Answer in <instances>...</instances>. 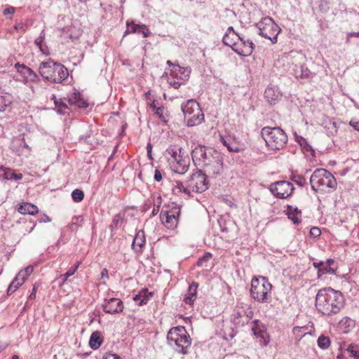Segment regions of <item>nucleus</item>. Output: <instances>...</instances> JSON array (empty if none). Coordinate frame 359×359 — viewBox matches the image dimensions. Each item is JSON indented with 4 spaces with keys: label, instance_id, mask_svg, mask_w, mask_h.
Returning <instances> with one entry per match:
<instances>
[{
    "label": "nucleus",
    "instance_id": "nucleus-1",
    "mask_svg": "<svg viewBox=\"0 0 359 359\" xmlns=\"http://www.w3.org/2000/svg\"><path fill=\"white\" fill-rule=\"evenodd\" d=\"M345 300L340 291L332 287L318 290L316 296V307L323 315L331 316L338 313L344 306Z\"/></svg>",
    "mask_w": 359,
    "mask_h": 359
},
{
    "label": "nucleus",
    "instance_id": "nucleus-2",
    "mask_svg": "<svg viewBox=\"0 0 359 359\" xmlns=\"http://www.w3.org/2000/svg\"><path fill=\"white\" fill-rule=\"evenodd\" d=\"M41 76L52 83H60L68 77L67 69L59 62L49 60L42 62L39 67Z\"/></svg>",
    "mask_w": 359,
    "mask_h": 359
},
{
    "label": "nucleus",
    "instance_id": "nucleus-3",
    "mask_svg": "<svg viewBox=\"0 0 359 359\" xmlns=\"http://www.w3.org/2000/svg\"><path fill=\"white\" fill-rule=\"evenodd\" d=\"M167 339L170 345L174 343L178 353L183 355L188 353L187 349L191 344V339L184 327H172L167 334Z\"/></svg>",
    "mask_w": 359,
    "mask_h": 359
},
{
    "label": "nucleus",
    "instance_id": "nucleus-4",
    "mask_svg": "<svg viewBox=\"0 0 359 359\" xmlns=\"http://www.w3.org/2000/svg\"><path fill=\"white\" fill-rule=\"evenodd\" d=\"M261 135L266 145L273 150L283 149L287 142V135L279 127H264L262 129Z\"/></svg>",
    "mask_w": 359,
    "mask_h": 359
},
{
    "label": "nucleus",
    "instance_id": "nucleus-5",
    "mask_svg": "<svg viewBox=\"0 0 359 359\" xmlns=\"http://www.w3.org/2000/svg\"><path fill=\"white\" fill-rule=\"evenodd\" d=\"M181 108L188 126H198L204 121V114L196 100H188L182 104Z\"/></svg>",
    "mask_w": 359,
    "mask_h": 359
},
{
    "label": "nucleus",
    "instance_id": "nucleus-6",
    "mask_svg": "<svg viewBox=\"0 0 359 359\" xmlns=\"http://www.w3.org/2000/svg\"><path fill=\"white\" fill-rule=\"evenodd\" d=\"M310 184L313 190L317 191L319 189L323 190L325 187L335 188L337 181L329 171L323 168H318L312 174Z\"/></svg>",
    "mask_w": 359,
    "mask_h": 359
},
{
    "label": "nucleus",
    "instance_id": "nucleus-7",
    "mask_svg": "<svg viewBox=\"0 0 359 359\" xmlns=\"http://www.w3.org/2000/svg\"><path fill=\"white\" fill-rule=\"evenodd\" d=\"M271 287V284L265 277L254 278L251 281L250 295L259 302H267Z\"/></svg>",
    "mask_w": 359,
    "mask_h": 359
},
{
    "label": "nucleus",
    "instance_id": "nucleus-8",
    "mask_svg": "<svg viewBox=\"0 0 359 359\" xmlns=\"http://www.w3.org/2000/svg\"><path fill=\"white\" fill-rule=\"evenodd\" d=\"M259 29V34L269 40L273 43L277 42V36L280 31V28L271 18H264L257 24Z\"/></svg>",
    "mask_w": 359,
    "mask_h": 359
},
{
    "label": "nucleus",
    "instance_id": "nucleus-9",
    "mask_svg": "<svg viewBox=\"0 0 359 359\" xmlns=\"http://www.w3.org/2000/svg\"><path fill=\"white\" fill-rule=\"evenodd\" d=\"M215 154H218V151L210 147L198 145L192 150L191 157L194 164L201 168L211 161L210 158H214Z\"/></svg>",
    "mask_w": 359,
    "mask_h": 359
},
{
    "label": "nucleus",
    "instance_id": "nucleus-10",
    "mask_svg": "<svg viewBox=\"0 0 359 359\" xmlns=\"http://www.w3.org/2000/svg\"><path fill=\"white\" fill-rule=\"evenodd\" d=\"M215 155L214 158H210L211 161L199 170L207 177H216L221 175L223 170V158L221 154L218 152Z\"/></svg>",
    "mask_w": 359,
    "mask_h": 359
},
{
    "label": "nucleus",
    "instance_id": "nucleus-11",
    "mask_svg": "<svg viewBox=\"0 0 359 359\" xmlns=\"http://www.w3.org/2000/svg\"><path fill=\"white\" fill-rule=\"evenodd\" d=\"M252 309L247 304H238L233 310L232 320L236 325L243 326L253 317Z\"/></svg>",
    "mask_w": 359,
    "mask_h": 359
},
{
    "label": "nucleus",
    "instance_id": "nucleus-12",
    "mask_svg": "<svg viewBox=\"0 0 359 359\" xmlns=\"http://www.w3.org/2000/svg\"><path fill=\"white\" fill-rule=\"evenodd\" d=\"M206 176L201 171L192 174L187 180L189 187V192L202 193L208 189Z\"/></svg>",
    "mask_w": 359,
    "mask_h": 359
},
{
    "label": "nucleus",
    "instance_id": "nucleus-13",
    "mask_svg": "<svg viewBox=\"0 0 359 359\" xmlns=\"http://www.w3.org/2000/svg\"><path fill=\"white\" fill-rule=\"evenodd\" d=\"M269 189L276 198H287L292 194L294 187L290 182L278 181L272 183Z\"/></svg>",
    "mask_w": 359,
    "mask_h": 359
},
{
    "label": "nucleus",
    "instance_id": "nucleus-14",
    "mask_svg": "<svg viewBox=\"0 0 359 359\" xmlns=\"http://www.w3.org/2000/svg\"><path fill=\"white\" fill-rule=\"evenodd\" d=\"M180 213V208L177 207L173 208L169 211L162 210L161 212L162 223L168 229H173L177 225Z\"/></svg>",
    "mask_w": 359,
    "mask_h": 359
},
{
    "label": "nucleus",
    "instance_id": "nucleus-15",
    "mask_svg": "<svg viewBox=\"0 0 359 359\" xmlns=\"http://www.w3.org/2000/svg\"><path fill=\"white\" fill-rule=\"evenodd\" d=\"M255 48L254 43L245 36H238V42L233 51L240 55L248 56L252 54Z\"/></svg>",
    "mask_w": 359,
    "mask_h": 359
},
{
    "label": "nucleus",
    "instance_id": "nucleus-16",
    "mask_svg": "<svg viewBox=\"0 0 359 359\" xmlns=\"http://www.w3.org/2000/svg\"><path fill=\"white\" fill-rule=\"evenodd\" d=\"M15 67L17 72L24 77V82H34L39 80V76L31 68L24 64L16 63Z\"/></svg>",
    "mask_w": 359,
    "mask_h": 359
},
{
    "label": "nucleus",
    "instance_id": "nucleus-17",
    "mask_svg": "<svg viewBox=\"0 0 359 359\" xmlns=\"http://www.w3.org/2000/svg\"><path fill=\"white\" fill-rule=\"evenodd\" d=\"M123 305L121 300L117 298H111L103 304V309L105 313L114 314L123 311Z\"/></svg>",
    "mask_w": 359,
    "mask_h": 359
},
{
    "label": "nucleus",
    "instance_id": "nucleus-18",
    "mask_svg": "<svg viewBox=\"0 0 359 359\" xmlns=\"http://www.w3.org/2000/svg\"><path fill=\"white\" fill-rule=\"evenodd\" d=\"M0 177L6 180H20L23 177L22 174H17L14 170L9 168H6L4 165H0Z\"/></svg>",
    "mask_w": 359,
    "mask_h": 359
},
{
    "label": "nucleus",
    "instance_id": "nucleus-19",
    "mask_svg": "<svg viewBox=\"0 0 359 359\" xmlns=\"http://www.w3.org/2000/svg\"><path fill=\"white\" fill-rule=\"evenodd\" d=\"M189 163L188 158L182 156L177 161H172V167L177 173L184 174L189 168Z\"/></svg>",
    "mask_w": 359,
    "mask_h": 359
},
{
    "label": "nucleus",
    "instance_id": "nucleus-20",
    "mask_svg": "<svg viewBox=\"0 0 359 359\" xmlns=\"http://www.w3.org/2000/svg\"><path fill=\"white\" fill-rule=\"evenodd\" d=\"M145 245V235L142 230H140L137 232L133 243L132 248L136 252H141L142 248Z\"/></svg>",
    "mask_w": 359,
    "mask_h": 359
},
{
    "label": "nucleus",
    "instance_id": "nucleus-21",
    "mask_svg": "<svg viewBox=\"0 0 359 359\" xmlns=\"http://www.w3.org/2000/svg\"><path fill=\"white\" fill-rule=\"evenodd\" d=\"M154 294L153 292H149L148 289H143L140 290L134 297L133 300L137 302L139 306H143L147 304L149 298Z\"/></svg>",
    "mask_w": 359,
    "mask_h": 359
},
{
    "label": "nucleus",
    "instance_id": "nucleus-22",
    "mask_svg": "<svg viewBox=\"0 0 359 359\" xmlns=\"http://www.w3.org/2000/svg\"><path fill=\"white\" fill-rule=\"evenodd\" d=\"M198 284L196 282H193L189 287L187 294H186L184 302L188 304H193L196 298L197 288Z\"/></svg>",
    "mask_w": 359,
    "mask_h": 359
},
{
    "label": "nucleus",
    "instance_id": "nucleus-23",
    "mask_svg": "<svg viewBox=\"0 0 359 359\" xmlns=\"http://www.w3.org/2000/svg\"><path fill=\"white\" fill-rule=\"evenodd\" d=\"M13 102L12 95L0 88V111H4Z\"/></svg>",
    "mask_w": 359,
    "mask_h": 359
},
{
    "label": "nucleus",
    "instance_id": "nucleus-24",
    "mask_svg": "<svg viewBox=\"0 0 359 359\" xmlns=\"http://www.w3.org/2000/svg\"><path fill=\"white\" fill-rule=\"evenodd\" d=\"M166 64L170 67H172V69L170 70L171 74L175 76H178V72L183 71L184 76L185 79H188L189 77V74L191 73V69L188 67L184 68L180 67L178 65H175L170 60H168Z\"/></svg>",
    "mask_w": 359,
    "mask_h": 359
},
{
    "label": "nucleus",
    "instance_id": "nucleus-25",
    "mask_svg": "<svg viewBox=\"0 0 359 359\" xmlns=\"http://www.w3.org/2000/svg\"><path fill=\"white\" fill-rule=\"evenodd\" d=\"M18 210L21 214H29L32 215H34L39 212L37 206L29 203H25L20 205L18 207Z\"/></svg>",
    "mask_w": 359,
    "mask_h": 359
},
{
    "label": "nucleus",
    "instance_id": "nucleus-26",
    "mask_svg": "<svg viewBox=\"0 0 359 359\" xmlns=\"http://www.w3.org/2000/svg\"><path fill=\"white\" fill-rule=\"evenodd\" d=\"M65 100H67L68 104L71 106L76 105L80 108H86L88 106V103L81 98L80 94L79 93H75L73 97Z\"/></svg>",
    "mask_w": 359,
    "mask_h": 359
},
{
    "label": "nucleus",
    "instance_id": "nucleus-27",
    "mask_svg": "<svg viewBox=\"0 0 359 359\" xmlns=\"http://www.w3.org/2000/svg\"><path fill=\"white\" fill-rule=\"evenodd\" d=\"M279 92L273 88H267L264 92V97L270 104L275 103L279 99Z\"/></svg>",
    "mask_w": 359,
    "mask_h": 359
},
{
    "label": "nucleus",
    "instance_id": "nucleus-28",
    "mask_svg": "<svg viewBox=\"0 0 359 359\" xmlns=\"http://www.w3.org/2000/svg\"><path fill=\"white\" fill-rule=\"evenodd\" d=\"M102 343V339L101 338L100 332L97 331L93 332L89 341V344L91 348L94 350L97 349L101 346Z\"/></svg>",
    "mask_w": 359,
    "mask_h": 359
},
{
    "label": "nucleus",
    "instance_id": "nucleus-29",
    "mask_svg": "<svg viewBox=\"0 0 359 359\" xmlns=\"http://www.w3.org/2000/svg\"><path fill=\"white\" fill-rule=\"evenodd\" d=\"M51 99L54 100V103L57 109V112L60 114H65V110L68 108L67 100H65L67 98L64 97L63 99L57 100L55 95H53Z\"/></svg>",
    "mask_w": 359,
    "mask_h": 359
},
{
    "label": "nucleus",
    "instance_id": "nucleus-30",
    "mask_svg": "<svg viewBox=\"0 0 359 359\" xmlns=\"http://www.w3.org/2000/svg\"><path fill=\"white\" fill-rule=\"evenodd\" d=\"M287 212L288 218L292 220L294 224H299L301 222V212L299 211L297 208L293 209L292 206L288 205L287 208Z\"/></svg>",
    "mask_w": 359,
    "mask_h": 359
},
{
    "label": "nucleus",
    "instance_id": "nucleus-31",
    "mask_svg": "<svg viewBox=\"0 0 359 359\" xmlns=\"http://www.w3.org/2000/svg\"><path fill=\"white\" fill-rule=\"evenodd\" d=\"M25 280L22 279V277H19V275L17 274L14 280L10 284L8 290L7 294L8 295L12 294L18 288H19Z\"/></svg>",
    "mask_w": 359,
    "mask_h": 359
},
{
    "label": "nucleus",
    "instance_id": "nucleus-32",
    "mask_svg": "<svg viewBox=\"0 0 359 359\" xmlns=\"http://www.w3.org/2000/svg\"><path fill=\"white\" fill-rule=\"evenodd\" d=\"M238 35H234V34H231L230 33H225L222 39V42L224 45L231 47L233 50V47H236L238 42L236 41V39L238 40Z\"/></svg>",
    "mask_w": 359,
    "mask_h": 359
},
{
    "label": "nucleus",
    "instance_id": "nucleus-33",
    "mask_svg": "<svg viewBox=\"0 0 359 359\" xmlns=\"http://www.w3.org/2000/svg\"><path fill=\"white\" fill-rule=\"evenodd\" d=\"M80 265V262H77L74 266L68 270L65 273L61 274L58 277V280L60 281V285H63L67 280L68 278L74 274Z\"/></svg>",
    "mask_w": 359,
    "mask_h": 359
},
{
    "label": "nucleus",
    "instance_id": "nucleus-34",
    "mask_svg": "<svg viewBox=\"0 0 359 359\" xmlns=\"http://www.w3.org/2000/svg\"><path fill=\"white\" fill-rule=\"evenodd\" d=\"M221 141L224 146H226L228 150L231 152L238 153L242 151L241 148L238 146L234 142H228L224 137H221Z\"/></svg>",
    "mask_w": 359,
    "mask_h": 359
},
{
    "label": "nucleus",
    "instance_id": "nucleus-35",
    "mask_svg": "<svg viewBox=\"0 0 359 359\" xmlns=\"http://www.w3.org/2000/svg\"><path fill=\"white\" fill-rule=\"evenodd\" d=\"M349 356L353 359H359V345L351 344L346 348Z\"/></svg>",
    "mask_w": 359,
    "mask_h": 359
},
{
    "label": "nucleus",
    "instance_id": "nucleus-36",
    "mask_svg": "<svg viewBox=\"0 0 359 359\" xmlns=\"http://www.w3.org/2000/svg\"><path fill=\"white\" fill-rule=\"evenodd\" d=\"M324 128L327 130V132L331 135H334V133L337 131V123L331 119H328L327 121H325L323 123Z\"/></svg>",
    "mask_w": 359,
    "mask_h": 359
},
{
    "label": "nucleus",
    "instance_id": "nucleus-37",
    "mask_svg": "<svg viewBox=\"0 0 359 359\" xmlns=\"http://www.w3.org/2000/svg\"><path fill=\"white\" fill-rule=\"evenodd\" d=\"M181 149H182L180 147H175V146L170 147L167 149L168 153L169 154H170V156H171V157H172V158L173 160L172 161H177L180 157L182 156L180 155Z\"/></svg>",
    "mask_w": 359,
    "mask_h": 359
},
{
    "label": "nucleus",
    "instance_id": "nucleus-38",
    "mask_svg": "<svg viewBox=\"0 0 359 359\" xmlns=\"http://www.w3.org/2000/svg\"><path fill=\"white\" fill-rule=\"evenodd\" d=\"M44 39L45 32L44 31H42L40 34V36L35 40V44L39 47L43 53H46V46L43 45Z\"/></svg>",
    "mask_w": 359,
    "mask_h": 359
},
{
    "label": "nucleus",
    "instance_id": "nucleus-39",
    "mask_svg": "<svg viewBox=\"0 0 359 359\" xmlns=\"http://www.w3.org/2000/svg\"><path fill=\"white\" fill-rule=\"evenodd\" d=\"M318 346L322 349H327L330 345V338L320 335L318 339Z\"/></svg>",
    "mask_w": 359,
    "mask_h": 359
},
{
    "label": "nucleus",
    "instance_id": "nucleus-40",
    "mask_svg": "<svg viewBox=\"0 0 359 359\" xmlns=\"http://www.w3.org/2000/svg\"><path fill=\"white\" fill-rule=\"evenodd\" d=\"M336 270L337 267L330 268V266H327L325 264L321 269H319L318 271H317V277L318 278H320L321 276L325 273L335 274Z\"/></svg>",
    "mask_w": 359,
    "mask_h": 359
},
{
    "label": "nucleus",
    "instance_id": "nucleus-41",
    "mask_svg": "<svg viewBox=\"0 0 359 359\" xmlns=\"http://www.w3.org/2000/svg\"><path fill=\"white\" fill-rule=\"evenodd\" d=\"M127 29L124 32V36L130 33H137L140 25L135 24L133 22H126Z\"/></svg>",
    "mask_w": 359,
    "mask_h": 359
},
{
    "label": "nucleus",
    "instance_id": "nucleus-42",
    "mask_svg": "<svg viewBox=\"0 0 359 359\" xmlns=\"http://www.w3.org/2000/svg\"><path fill=\"white\" fill-rule=\"evenodd\" d=\"M175 188L178 189L180 191H182L189 196L190 195L189 187L188 184H187V181L185 182L177 181Z\"/></svg>",
    "mask_w": 359,
    "mask_h": 359
},
{
    "label": "nucleus",
    "instance_id": "nucleus-43",
    "mask_svg": "<svg viewBox=\"0 0 359 359\" xmlns=\"http://www.w3.org/2000/svg\"><path fill=\"white\" fill-rule=\"evenodd\" d=\"M254 325L252 327V330L255 335L258 337L264 338V330L259 327V320L253 321Z\"/></svg>",
    "mask_w": 359,
    "mask_h": 359
},
{
    "label": "nucleus",
    "instance_id": "nucleus-44",
    "mask_svg": "<svg viewBox=\"0 0 359 359\" xmlns=\"http://www.w3.org/2000/svg\"><path fill=\"white\" fill-rule=\"evenodd\" d=\"M72 197L74 202L79 203L83 201L84 194L81 190L76 189L72 192Z\"/></svg>",
    "mask_w": 359,
    "mask_h": 359
},
{
    "label": "nucleus",
    "instance_id": "nucleus-45",
    "mask_svg": "<svg viewBox=\"0 0 359 359\" xmlns=\"http://www.w3.org/2000/svg\"><path fill=\"white\" fill-rule=\"evenodd\" d=\"M83 222V217L82 216L74 217L72 223L69 224V228L72 231H76L77 227L81 226Z\"/></svg>",
    "mask_w": 359,
    "mask_h": 359
},
{
    "label": "nucleus",
    "instance_id": "nucleus-46",
    "mask_svg": "<svg viewBox=\"0 0 359 359\" xmlns=\"http://www.w3.org/2000/svg\"><path fill=\"white\" fill-rule=\"evenodd\" d=\"M311 75V72L307 69H304L303 67H301L300 71L296 72V77L302 78V79H309Z\"/></svg>",
    "mask_w": 359,
    "mask_h": 359
},
{
    "label": "nucleus",
    "instance_id": "nucleus-47",
    "mask_svg": "<svg viewBox=\"0 0 359 359\" xmlns=\"http://www.w3.org/2000/svg\"><path fill=\"white\" fill-rule=\"evenodd\" d=\"M290 180L299 187H304L306 184V180L302 175H296L292 174L290 177Z\"/></svg>",
    "mask_w": 359,
    "mask_h": 359
},
{
    "label": "nucleus",
    "instance_id": "nucleus-48",
    "mask_svg": "<svg viewBox=\"0 0 359 359\" xmlns=\"http://www.w3.org/2000/svg\"><path fill=\"white\" fill-rule=\"evenodd\" d=\"M33 272V267L31 266H27L24 270L20 271L18 274L19 277H22L25 280Z\"/></svg>",
    "mask_w": 359,
    "mask_h": 359
},
{
    "label": "nucleus",
    "instance_id": "nucleus-49",
    "mask_svg": "<svg viewBox=\"0 0 359 359\" xmlns=\"http://www.w3.org/2000/svg\"><path fill=\"white\" fill-rule=\"evenodd\" d=\"M137 34H142L144 38L148 37L151 32L144 25H140Z\"/></svg>",
    "mask_w": 359,
    "mask_h": 359
},
{
    "label": "nucleus",
    "instance_id": "nucleus-50",
    "mask_svg": "<svg viewBox=\"0 0 359 359\" xmlns=\"http://www.w3.org/2000/svg\"><path fill=\"white\" fill-rule=\"evenodd\" d=\"M305 328L304 327H295L293 328V333L296 336L297 338L301 339L302 337H304L305 333Z\"/></svg>",
    "mask_w": 359,
    "mask_h": 359
},
{
    "label": "nucleus",
    "instance_id": "nucleus-51",
    "mask_svg": "<svg viewBox=\"0 0 359 359\" xmlns=\"http://www.w3.org/2000/svg\"><path fill=\"white\" fill-rule=\"evenodd\" d=\"M234 336H235L234 330L231 327H228V328H226V330L224 331V334L222 337L225 340H229V339H233Z\"/></svg>",
    "mask_w": 359,
    "mask_h": 359
},
{
    "label": "nucleus",
    "instance_id": "nucleus-52",
    "mask_svg": "<svg viewBox=\"0 0 359 359\" xmlns=\"http://www.w3.org/2000/svg\"><path fill=\"white\" fill-rule=\"evenodd\" d=\"M211 258L210 253H206L203 257L198 259L197 262V265L199 266H203V263L205 261L209 260Z\"/></svg>",
    "mask_w": 359,
    "mask_h": 359
},
{
    "label": "nucleus",
    "instance_id": "nucleus-53",
    "mask_svg": "<svg viewBox=\"0 0 359 359\" xmlns=\"http://www.w3.org/2000/svg\"><path fill=\"white\" fill-rule=\"evenodd\" d=\"M321 231L318 227L313 226L310 229V234L313 237H318Z\"/></svg>",
    "mask_w": 359,
    "mask_h": 359
},
{
    "label": "nucleus",
    "instance_id": "nucleus-54",
    "mask_svg": "<svg viewBox=\"0 0 359 359\" xmlns=\"http://www.w3.org/2000/svg\"><path fill=\"white\" fill-rule=\"evenodd\" d=\"M39 223H46V222H50L51 221V219L46 214H43L41 216V217L39 219Z\"/></svg>",
    "mask_w": 359,
    "mask_h": 359
},
{
    "label": "nucleus",
    "instance_id": "nucleus-55",
    "mask_svg": "<svg viewBox=\"0 0 359 359\" xmlns=\"http://www.w3.org/2000/svg\"><path fill=\"white\" fill-rule=\"evenodd\" d=\"M102 359H121L119 355L112 353H107Z\"/></svg>",
    "mask_w": 359,
    "mask_h": 359
},
{
    "label": "nucleus",
    "instance_id": "nucleus-56",
    "mask_svg": "<svg viewBox=\"0 0 359 359\" xmlns=\"http://www.w3.org/2000/svg\"><path fill=\"white\" fill-rule=\"evenodd\" d=\"M15 13L14 7H8L4 10L3 13L4 15H8L9 14H13Z\"/></svg>",
    "mask_w": 359,
    "mask_h": 359
},
{
    "label": "nucleus",
    "instance_id": "nucleus-57",
    "mask_svg": "<svg viewBox=\"0 0 359 359\" xmlns=\"http://www.w3.org/2000/svg\"><path fill=\"white\" fill-rule=\"evenodd\" d=\"M325 265V262L323 261L320 262H313V266L317 269V271H318L319 269H321L322 267Z\"/></svg>",
    "mask_w": 359,
    "mask_h": 359
},
{
    "label": "nucleus",
    "instance_id": "nucleus-58",
    "mask_svg": "<svg viewBox=\"0 0 359 359\" xmlns=\"http://www.w3.org/2000/svg\"><path fill=\"white\" fill-rule=\"evenodd\" d=\"M154 179L157 182H160L162 180V175L159 170L156 169L154 172Z\"/></svg>",
    "mask_w": 359,
    "mask_h": 359
},
{
    "label": "nucleus",
    "instance_id": "nucleus-59",
    "mask_svg": "<svg viewBox=\"0 0 359 359\" xmlns=\"http://www.w3.org/2000/svg\"><path fill=\"white\" fill-rule=\"evenodd\" d=\"M325 265H327V266H330V268H335L337 267L335 266V262L334 259H327L326 262L325 263Z\"/></svg>",
    "mask_w": 359,
    "mask_h": 359
},
{
    "label": "nucleus",
    "instance_id": "nucleus-60",
    "mask_svg": "<svg viewBox=\"0 0 359 359\" xmlns=\"http://www.w3.org/2000/svg\"><path fill=\"white\" fill-rule=\"evenodd\" d=\"M340 323H341V324H344H344H348V327H349V326H351V325H353V320H351L349 318H347V317H346V318H343V319L341 320Z\"/></svg>",
    "mask_w": 359,
    "mask_h": 359
},
{
    "label": "nucleus",
    "instance_id": "nucleus-61",
    "mask_svg": "<svg viewBox=\"0 0 359 359\" xmlns=\"http://www.w3.org/2000/svg\"><path fill=\"white\" fill-rule=\"evenodd\" d=\"M169 83H170V85L175 89H178L180 87V86L183 83L182 82L175 81H169Z\"/></svg>",
    "mask_w": 359,
    "mask_h": 359
},
{
    "label": "nucleus",
    "instance_id": "nucleus-62",
    "mask_svg": "<svg viewBox=\"0 0 359 359\" xmlns=\"http://www.w3.org/2000/svg\"><path fill=\"white\" fill-rule=\"evenodd\" d=\"M163 111H164V109L163 107H157L156 109L155 114L156 115H158L160 118H162Z\"/></svg>",
    "mask_w": 359,
    "mask_h": 359
},
{
    "label": "nucleus",
    "instance_id": "nucleus-63",
    "mask_svg": "<svg viewBox=\"0 0 359 359\" xmlns=\"http://www.w3.org/2000/svg\"><path fill=\"white\" fill-rule=\"evenodd\" d=\"M154 205H156V207L160 208L161 205V196L158 195L155 199H154Z\"/></svg>",
    "mask_w": 359,
    "mask_h": 359
},
{
    "label": "nucleus",
    "instance_id": "nucleus-64",
    "mask_svg": "<svg viewBox=\"0 0 359 359\" xmlns=\"http://www.w3.org/2000/svg\"><path fill=\"white\" fill-rule=\"evenodd\" d=\"M350 125L359 131V121H351Z\"/></svg>",
    "mask_w": 359,
    "mask_h": 359
}]
</instances>
